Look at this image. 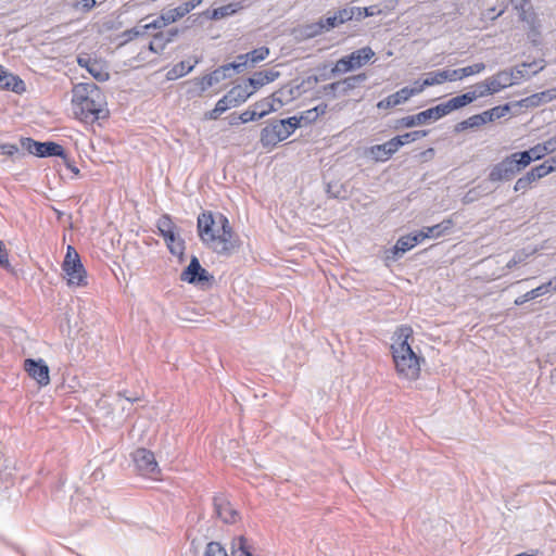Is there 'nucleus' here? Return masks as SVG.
<instances>
[{
  "label": "nucleus",
  "mask_w": 556,
  "mask_h": 556,
  "mask_svg": "<svg viewBox=\"0 0 556 556\" xmlns=\"http://www.w3.org/2000/svg\"><path fill=\"white\" fill-rule=\"evenodd\" d=\"M180 280L194 286H203L212 282L214 276L201 266L195 255H192L188 266L180 274Z\"/></svg>",
  "instance_id": "nucleus-9"
},
{
  "label": "nucleus",
  "mask_w": 556,
  "mask_h": 556,
  "mask_svg": "<svg viewBox=\"0 0 556 556\" xmlns=\"http://www.w3.org/2000/svg\"><path fill=\"white\" fill-rule=\"evenodd\" d=\"M213 504L216 516L225 523H233L237 521L239 514L224 495L219 494L214 496Z\"/></svg>",
  "instance_id": "nucleus-15"
},
{
  "label": "nucleus",
  "mask_w": 556,
  "mask_h": 556,
  "mask_svg": "<svg viewBox=\"0 0 556 556\" xmlns=\"http://www.w3.org/2000/svg\"><path fill=\"white\" fill-rule=\"evenodd\" d=\"M375 56L370 47H363L339 59L332 67V73L345 74L361 68Z\"/></svg>",
  "instance_id": "nucleus-5"
},
{
  "label": "nucleus",
  "mask_w": 556,
  "mask_h": 556,
  "mask_svg": "<svg viewBox=\"0 0 556 556\" xmlns=\"http://www.w3.org/2000/svg\"><path fill=\"white\" fill-rule=\"evenodd\" d=\"M454 226V222L452 218H445L441 223L435 224L433 226L424 227V231L428 239H438L441 238L452 230Z\"/></svg>",
  "instance_id": "nucleus-27"
},
{
  "label": "nucleus",
  "mask_w": 556,
  "mask_h": 556,
  "mask_svg": "<svg viewBox=\"0 0 556 556\" xmlns=\"http://www.w3.org/2000/svg\"><path fill=\"white\" fill-rule=\"evenodd\" d=\"M239 10V7L237 3H229V4H226V5H222V7H218V8H214L212 9L211 11H208L210 13V18L211 20H220V18H224V17H227V16H231L233 14H236Z\"/></svg>",
  "instance_id": "nucleus-35"
},
{
  "label": "nucleus",
  "mask_w": 556,
  "mask_h": 556,
  "mask_svg": "<svg viewBox=\"0 0 556 556\" xmlns=\"http://www.w3.org/2000/svg\"><path fill=\"white\" fill-rule=\"evenodd\" d=\"M0 154L14 159L15 155H24L20 152V148L14 143H1L0 142Z\"/></svg>",
  "instance_id": "nucleus-56"
},
{
  "label": "nucleus",
  "mask_w": 556,
  "mask_h": 556,
  "mask_svg": "<svg viewBox=\"0 0 556 556\" xmlns=\"http://www.w3.org/2000/svg\"><path fill=\"white\" fill-rule=\"evenodd\" d=\"M538 249L532 247H526L515 251L511 258L506 263L504 269L511 270L516 266L526 263L528 258L534 255Z\"/></svg>",
  "instance_id": "nucleus-28"
},
{
  "label": "nucleus",
  "mask_w": 556,
  "mask_h": 556,
  "mask_svg": "<svg viewBox=\"0 0 556 556\" xmlns=\"http://www.w3.org/2000/svg\"><path fill=\"white\" fill-rule=\"evenodd\" d=\"M215 225L216 219L211 211L199 214L197 219L198 236L205 247L212 245L215 241Z\"/></svg>",
  "instance_id": "nucleus-12"
},
{
  "label": "nucleus",
  "mask_w": 556,
  "mask_h": 556,
  "mask_svg": "<svg viewBox=\"0 0 556 556\" xmlns=\"http://www.w3.org/2000/svg\"><path fill=\"white\" fill-rule=\"evenodd\" d=\"M321 91L326 97H328L330 99H336L339 96H343L342 94V83H341V80H339V81L327 84L321 87Z\"/></svg>",
  "instance_id": "nucleus-47"
},
{
  "label": "nucleus",
  "mask_w": 556,
  "mask_h": 556,
  "mask_svg": "<svg viewBox=\"0 0 556 556\" xmlns=\"http://www.w3.org/2000/svg\"><path fill=\"white\" fill-rule=\"evenodd\" d=\"M164 33H157L153 36V40L149 43V50L153 53H161L165 49V42H163Z\"/></svg>",
  "instance_id": "nucleus-54"
},
{
  "label": "nucleus",
  "mask_w": 556,
  "mask_h": 556,
  "mask_svg": "<svg viewBox=\"0 0 556 556\" xmlns=\"http://www.w3.org/2000/svg\"><path fill=\"white\" fill-rule=\"evenodd\" d=\"M513 73V79L516 80V85L525 78H530L531 75L527 72L522 64L513 68H508Z\"/></svg>",
  "instance_id": "nucleus-58"
},
{
  "label": "nucleus",
  "mask_w": 556,
  "mask_h": 556,
  "mask_svg": "<svg viewBox=\"0 0 556 556\" xmlns=\"http://www.w3.org/2000/svg\"><path fill=\"white\" fill-rule=\"evenodd\" d=\"M535 181H538V179L533 172L530 169L516 180L514 185V191L523 193L530 189Z\"/></svg>",
  "instance_id": "nucleus-39"
},
{
  "label": "nucleus",
  "mask_w": 556,
  "mask_h": 556,
  "mask_svg": "<svg viewBox=\"0 0 556 556\" xmlns=\"http://www.w3.org/2000/svg\"><path fill=\"white\" fill-rule=\"evenodd\" d=\"M260 142L262 147L268 151L280 142L274 119L261 130Z\"/></svg>",
  "instance_id": "nucleus-26"
},
{
  "label": "nucleus",
  "mask_w": 556,
  "mask_h": 556,
  "mask_svg": "<svg viewBox=\"0 0 556 556\" xmlns=\"http://www.w3.org/2000/svg\"><path fill=\"white\" fill-rule=\"evenodd\" d=\"M368 152L376 162H387L392 156L386 142L382 144L371 146Z\"/></svg>",
  "instance_id": "nucleus-41"
},
{
  "label": "nucleus",
  "mask_w": 556,
  "mask_h": 556,
  "mask_svg": "<svg viewBox=\"0 0 556 556\" xmlns=\"http://www.w3.org/2000/svg\"><path fill=\"white\" fill-rule=\"evenodd\" d=\"M235 64L226 63L215 68L212 74L215 76L217 83L230 78L233 74L238 73Z\"/></svg>",
  "instance_id": "nucleus-42"
},
{
  "label": "nucleus",
  "mask_w": 556,
  "mask_h": 556,
  "mask_svg": "<svg viewBox=\"0 0 556 556\" xmlns=\"http://www.w3.org/2000/svg\"><path fill=\"white\" fill-rule=\"evenodd\" d=\"M156 227L160 236L164 239L165 243L176 241V225L168 214H163L156 222Z\"/></svg>",
  "instance_id": "nucleus-22"
},
{
  "label": "nucleus",
  "mask_w": 556,
  "mask_h": 556,
  "mask_svg": "<svg viewBox=\"0 0 556 556\" xmlns=\"http://www.w3.org/2000/svg\"><path fill=\"white\" fill-rule=\"evenodd\" d=\"M147 34V27H142V25L135 26L130 29H126L122 37H124V42H128L130 40H134L135 38H138L140 36H143Z\"/></svg>",
  "instance_id": "nucleus-51"
},
{
  "label": "nucleus",
  "mask_w": 556,
  "mask_h": 556,
  "mask_svg": "<svg viewBox=\"0 0 556 556\" xmlns=\"http://www.w3.org/2000/svg\"><path fill=\"white\" fill-rule=\"evenodd\" d=\"M434 85H438V84L434 79L432 72H430L427 74L425 79L416 80L414 83L413 87H407V91H408L409 97L412 98L414 96L421 93L425 90V88L434 86Z\"/></svg>",
  "instance_id": "nucleus-37"
},
{
  "label": "nucleus",
  "mask_w": 556,
  "mask_h": 556,
  "mask_svg": "<svg viewBox=\"0 0 556 556\" xmlns=\"http://www.w3.org/2000/svg\"><path fill=\"white\" fill-rule=\"evenodd\" d=\"M207 248L218 255L229 256L238 248V241L232 228H229L227 232L226 230H216L215 241Z\"/></svg>",
  "instance_id": "nucleus-13"
},
{
  "label": "nucleus",
  "mask_w": 556,
  "mask_h": 556,
  "mask_svg": "<svg viewBox=\"0 0 556 556\" xmlns=\"http://www.w3.org/2000/svg\"><path fill=\"white\" fill-rule=\"evenodd\" d=\"M548 292H556V276L549 279L547 282L542 283L541 286L526 292L525 294L515 299V305L521 306L528 301L534 300L539 296H542Z\"/></svg>",
  "instance_id": "nucleus-18"
},
{
  "label": "nucleus",
  "mask_w": 556,
  "mask_h": 556,
  "mask_svg": "<svg viewBox=\"0 0 556 556\" xmlns=\"http://www.w3.org/2000/svg\"><path fill=\"white\" fill-rule=\"evenodd\" d=\"M268 98L274 105L277 102L279 104V106H282L285 104V101H289V100L293 99V90H292V88L283 87L277 91H275Z\"/></svg>",
  "instance_id": "nucleus-43"
},
{
  "label": "nucleus",
  "mask_w": 556,
  "mask_h": 556,
  "mask_svg": "<svg viewBox=\"0 0 556 556\" xmlns=\"http://www.w3.org/2000/svg\"><path fill=\"white\" fill-rule=\"evenodd\" d=\"M386 144L391 155L395 154L397 150L404 146L402 139L400 138V135L387 141Z\"/></svg>",
  "instance_id": "nucleus-63"
},
{
  "label": "nucleus",
  "mask_w": 556,
  "mask_h": 556,
  "mask_svg": "<svg viewBox=\"0 0 556 556\" xmlns=\"http://www.w3.org/2000/svg\"><path fill=\"white\" fill-rule=\"evenodd\" d=\"M185 15H187V13L180 4L177 8L167 10L166 12L162 13V20H165L167 23L172 24Z\"/></svg>",
  "instance_id": "nucleus-48"
},
{
  "label": "nucleus",
  "mask_w": 556,
  "mask_h": 556,
  "mask_svg": "<svg viewBox=\"0 0 556 556\" xmlns=\"http://www.w3.org/2000/svg\"><path fill=\"white\" fill-rule=\"evenodd\" d=\"M439 108L441 109L443 117L450 114L453 111L459 110L464 108L462 101L458 96L451 98L446 102L440 103Z\"/></svg>",
  "instance_id": "nucleus-45"
},
{
  "label": "nucleus",
  "mask_w": 556,
  "mask_h": 556,
  "mask_svg": "<svg viewBox=\"0 0 556 556\" xmlns=\"http://www.w3.org/2000/svg\"><path fill=\"white\" fill-rule=\"evenodd\" d=\"M531 170L533 172L538 180L552 173L549 167L544 162L532 167Z\"/></svg>",
  "instance_id": "nucleus-64"
},
{
  "label": "nucleus",
  "mask_w": 556,
  "mask_h": 556,
  "mask_svg": "<svg viewBox=\"0 0 556 556\" xmlns=\"http://www.w3.org/2000/svg\"><path fill=\"white\" fill-rule=\"evenodd\" d=\"M62 269L67 277V283L70 286L81 287L87 285V273L77 251L72 245H68L66 249Z\"/></svg>",
  "instance_id": "nucleus-3"
},
{
  "label": "nucleus",
  "mask_w": 556,
  "mask_h": 556,
  "mask_svg": "<svg viewBox=\"0 0 556 556\" xmlns=\"http://www.w3.org/2000/svg\"><path fill=\"white\" fill-rule=\"evenodd\" d=\"M519 20L527 24L528 28V39L533 46H538L541 43V24L538 18V15L534 12H520L518 15Z\"/></svg>",
  "instance_id": "nucleus-16"
},
{
  "label": "nucleus",
  "mask_w": 556,
  "mask_h": 556,
  "mask_svg": "<svg viewBox=\"0 0 556 556\" xmlns=\"http://www.w3.org/2000/svg\"><path fill=\"white\" fill-rule=\"evenodd\" d=\"M235 100L229 96L228 93L224 94L217 102V105H222V110L224 112L228 111L229 109L237 108L238 105L233 103Z\"/></svg>",
  "instance_id": "nucleus-62"
},
{
  "label": "nucleus",
  "mask_w": 556,
  "mask_h": 556,
  "mask_svg": "<svg viewBox=\"0 0 556 556\" xmlns=\"http://www.w3.org/2000/svg\"><path fill=\"white\" fill-rule=\"evenodd\" d=\"M25 370L40 386L46 387L50 382V369L42 358H27L24 362Z\"/></svg>",
  "instance_id": "nucleus-14"
},
{
  "label": "nucleus",
  "mask_w": 556,
  "mask_h": 556,
  "mask_svg": "<svg viewBox=\"0 0 556 556\" xmlns=\"http://www.w3.org/2000/svg\"><path fill=\"white\" fill-rule=\"evenodd\" d=\"M100 88L94 83H80L74 86L72 104L73 106L78 102L86 101L93 96H100Z\"/></svg>",
  "instance_id": "nucleus-20"
},
{
  "label": "nucleus",
  "mask_w": 556,
  "mask_h": 556,
  "mask_svg": "<svg viewBox=\"0 0 556 556\" xmlns=\"http://www.w3.org/2000/svg\"><path fill=\"white\" fill-rule=\"evenodd\" d=\"M473 87L475 89L471 91L475 93V96H477V99L492 96L490 87L488 86L485 80L477 83Z\"/></svg>",
  "instance_id": "nucleus-59"
},
{
  "label": "nucleus",
  "mask_w": 556,
  "mask_h": 556,
  "mask_svg": "<svg viewBox=\"0 0 556 556\" xmlns=\"http://www.w3.org/2000/svg\"><path fill=\"white\" fill-rule=\"evenodd\" d=\"M546 154V147L543 143H538L528 150L514 152L490 167L488 180L491 182L509 181L532 162L543 159Z\"/></svg>",
  "instance_id": "nucleus-2"
},
{
  "label": "nucleus",
  "mask_w": 556,
  "mask_h": 556,
  "mask_svg": "<svg viewBox=\"0 0 556 556\" xmlns=\"http://www.w3.org/2000/svg\"><path fill=\"white\" fill-rule=\"evenodd\" d=\"M203 556H253L248 541L243 535L235 538L231 542L230 554L219 543L212 541L207 543Z\"/></svg>",
  "instance_id": "nucleus-7"
},
{
  "label": "nucleus",
  "mask_w": 556,
  "mask_h": 556,
  "mask_svg": "<svg viewBox=\"0 0 556 556\" xmlns=\"http://www.w3.org/2000/svg\"><path fill=\"white\" fill-rule=\"evenodd\" d=\"M197 64V61L194 64H189L186 61H180L177 64H175L167 73H166V79L167 80H175L180 77L186 76L194 68V65Z\"/></svg>",
  "instance_id": "nucleus-32"
},
{
  "label": "nucleus",
  "mask_w": 556,
  "mask_h": 556,
  "mask_svg": "<svg viewBox=\"0 0 556 556\" xmlns=\"http://www.w3.org/2000/svg\"><path fill=\"white\" fill-rule=\"evenodd\" d=\"M0 88L21 94L26 90V85L17 75L5 70L0 77Z\"/></svg>",
  "instance_id": "nucleus-23"
},
{
  "label": "nucleus",
  "mask_w": 556,
  "mask_h": 556,
  "mask_svg": "<svg viewBox=\"0 0 556 556\" xmlns=\"http://www.w3.org/2000/svg\"><path fill=\"white\" fill-rule=\"evenodd\" d=\"M326 192L330 198L344 200L348 198V190L344 184L340 181H330L327 184Z\"/></svg>",
  "instance_id": "nucleus-40"
},
{
  "label": "nucleus",
  "mask_w": 556,
  "mask_h": 556,
  "mask_svg": "<svg viewBox=\"0 0 556 556\" xmlns=\"http://www.w3.org/2000/svg\"><path fill=\"white\" fill-rule=\"evenodd\" d=\"M413 336L410 326L401 325L393 333L392 357L397 374L408 380H416L420 375V357L414 352L408 339Z\"/></svg>",
  "instance_id": "nucleus-1"
},
{
  "label": "nucleus",
  "mask_w": 556,
  "mask_h": 556,
  "mask_svg": "<svg viewBox=\"0 0 556 556\" xmlns=\"http://www.w3.org/2000/svg\"><path fill=\"white\" fill-rule=\"evenodd\" d=\"M485 70V64L483 62L475 63L472 65H468L466 67L457 68V70H439L432 72L434 79L438 85L443 84L444 81H454L462 80L466 77L479 74Z\"/></svg>",
  "instance_id": "nucleus-10"
},
{
  "label": "nucleus",
  "mask_w": 556,
  "mask_h": 556,
  "mask_svg": "<svg viewBox=\"0 0 556 556\" xmlns=\"http://www.w3.org/2000/svg\"><path fill=\"white\" fill-rule=\"evenodd\" d=\"M443 117L439 104L421 111L415 115H408L396 121L395 128H413L418 125L439 121Z\"/></svg>",
  "instance_id": "nucleus-11"
},
{
  "label": "nucleus",
  "mask_w": 556,
  "mask_h": 556,
  "mask_svg": "<svg viewBox=\"0 0 556 556\" xmlns=\"http://www.w3.org/2000/svg\"><path fill=\"white\" fill-rule=\"evenodd\" d=\"M279 76H280V73L278 71H275L271 68V70L255 72L252 76L247 78L245 81L248 83L249 87H251L252 90H254V92H255L263 86L275 81L277 78H279Z\"/></svg>",
  "instance_id": "nucleus-21"
},
{
  "label": "nucleus",
  "mask_w": 556,
  "mask_h": 556,
  "mask_svg": "<svg viewBox=\"0 0 556 556\" xmlns=\"http://www.w3.org/2000/svg\"><path fill=\"white\" fill-rule=\"evenodd\" d=\"M20 146L37 157L64 156V147L54 141H37L30 137H21Z\"/></svg>",
  "instance_id": "nucleus-6"
},
{
  "label": "nucleus",
  "mask_w": 556,
  "mask_h": 556,
  "mask_svg": "<svg viewBox=\"0 0 556 556\" xmlns=\"http://www.w3.org/2000/svg\"><path fill=\"white\" fill-rule=\"evenodd\" d=\"M513 106H516L515 102H508L503 105H497V106H494L490 110L482 112V116L484 118L485 124L494 122L495 119H498L501 117H504L505 115H507L510 112Z\"/></svg>",
  "instance_id": "nucleus-30"
},
{
  "label": "nucleus",
  "mask_w": 556,
  "mask_h": 556,
  "mask_svg": "<svg viewBox=\"0 0 556 556\" xmlns=\"http://www.w3.org/2000/svg\"><path fill=\"white\" fill-rule=\"evenodd\" d=\"M269 55V48L263 46L248 52L250 65L264 61Z\"/></svg>",
  "instance_id": "nucleus-46"
},
{
  "label": "nucleus",
  "mask_w": 556,
  "mask_h": 556,
  "mask_svg": "<svg viewBox=\"0 0 556 556\" xmlns=\"http://www.w3.org/2000/svg\"><path fill=\"white\" fill-rule=\"evenodd\" d=\"M358 13V7H346L336 12L339 23L344 24L349 21L355 20V13Z\"/></svg>",
  "instance_id": "nucleus-50"
},
{
  "label": "nucleus",
  "mask_w": 556,
  "mask_h": 556,
  "mask_svg": "<svg viewBox=\"0 0 556 556\" xmlns=\"http://www.w3.org/2000/svg\"><path fill=\"white\" fill-rule=\"evenodd\" d=\"M556 99V91H554V88L533 93L529 97H526L519 101L515 102V105L520 108H538L542 104L548 103Z\"/></svg>",
  "instance_id": "nucleus-17"
},
{
  "label": "nucleus",
  "mask_w": 556,
  "mask_h": 556,
  "mask_svg": "<svg viewBox=\"0 0 556 556\" xmlns=\"http://www.w3.org/2000/svg\"><path fill=\"white\" fill-rule=\"evenodd\" d=\"M429 134V130H413L409 132H405L403 135H400V138L403 141V144H407L414 141H417L424 137H426Z\"/></svg>",
  "instance_id": "nucleus-52"
},
{
  "label": "nucleus",
  "mask_w": 556,
  "mask_h": 556,
  "mask_svg": "<svg viewBox=\"0 0 556 556\" xmlns=\"http://www.w3.org/2000/svg\"><path fill=\"white\" fill-rule=\"evenodd\" d=\"M320 20L324 25L325 31H328L330 29H333V28L342 25L341 23H339L338 15L336 13L332 16H327V17L320 18Z\"/></svg>",
  "instance_id": "nucleus-60"
},
{
  "label": "nucleus",
  "mask_w": 556,
  "mask_h": 556,
  "mask_svg": "<svg viewBox=\"0 0 556 556\" xmlns=\"http://www.w3.org/2000/svg\"><path fill=\"white\" fill-rule=\"evenodd\" d=\"M415 248L413 243V238L410 235L402 236L397 239L396 243L393 245V248L390 250L391 256H388V258H392L393 261L399 260L404 253Z\"/></svg>",
  "instance_id": "nucleus-29"
},
{
  "label": "nucleus",
  "mask_w": 556,
  "mask_h": 556,
  "mask_svg": "<svg viewBox=\"0 0 556 556\" xmlns=\"http://www.w3.org/2000/svg\"><path fill=\"white\" fill-rule=\"evenodd\" d=\"M301 31L305 38H314L323 34L325 29L321 20H319L315 23L304 25Z\"/></svg>",
  "instance_id": "nucleus-44"
},
{
  "label": "nucleus",
  "mask_w": 556,
  "mask_h": 556,
  "mask_svg": "<svg viewBox=\"0 0 556 556\" xmlns=\"http://www.w3.org/2000/svg\"><path fill=\"white\" fill-rule=\"evenodd\" d=\"M131 457L136 469L141 476L154 478L160 468L153 452L144 447L137 448L131 453Z\"/></svg>",
  "instance_id": "nucleus-8"
},
{
  "label": "nucleus",
  "mask_w": 556,
  "mask_h": 556,
  "mask_svg": "<svg viewBox=\"0 0 556 556\" xmlns=\"http://www.w3.org/2000/svg\"><path fill=\"white\" fill-rule=\"evenodd\" d=\"M494 75L496 76V80L502 86H504V89H506L513 85H516V80L513 79V73L510 71H508V68L501 70Z\"/></svg>",
  "instance_id": "nucleus-49"
},
{
  "label": "nucleus",
  "mask_w": 556,
  "mask_h": 556,
  "mask_svg": "<svg viewBox=\"0 0 556 556\" xmlns=\"http://www.w3.org/2000/svg\"><path fill=\"white\" fill-rule=\"evenodd\" d=\"M249 85L244 80V84L233 86L227 93L235 100V104L238 106L244 103L253 93L254 90H249Z\"/></svg>",
  "instance_id": "nucleus-31"
},
{
  "label": "nucleus",
  "mask_w": 556,
  "mask_h": 556,
  "mask_svg": "<svg viewBox=\"0 0 556 556\" xmlns=\"http://www.w3.org/2000/svg\"><path fill=\"white\" fill-rule=\"evenodd\" d=\"M75 115L85 123H93L99 119H105L109 111L104 108L103 96H93L86 101L78 102L73 106Z\"/></svg>",
  "instance_id": "nucleus-4"
},
{
  "label": "nucleus",
  "mask_w": 556,
  "mask_h": 556,
  "mask_svg": "<svg viewBox=\"0 0 556 556\" xmlns=\"http://www.w3.org/2000/svg\"><path fill=\"white\" fill-rule=\"evenodd\" d=\"M275 111H277V108L274 105H269V108L263 109V111H256V109L255 110H247V111L242 112L240 115H238V118L240 119V122L242 124H245L249 122L261 119L264 116H266L267 114L275 112Z\"/></svg>",
  "instance_id": "nucleus-33"
},
{
  "label": "nucleus",
  "mask_w": 556,
  "mask_h": 556,
  "mask_svg": "<svg viewBox=\"0 0 556 556\" xmlns=\"http://www.w3.org/2000/svg\"><path fill=\"white\" fill-rule=\"evenodd\" d=\"M409 99H410V97L408 94L407 87H403L400 90H397L396 92H394V93L386 97L384 99L380 100L377 103V108L380 109V110L392 109V108H395V106H397L400 104L405 103Z\"/></svg>",
  "instance_id": "nucleus-24"
},
{
  "label": "nucleus",
  "mask_w": 556,
  "mask_h": 556,
  "mask_svg": "<svg viewBox=\"0 0 556 556\" xmlns=\"http://www.w3.org/2000/svg\"><path fill=\"white\" fill-rule=\"evenodd\" d=\"M484 124H485L484 118L482 116V113H480V114L472 115V116L468 117L467 119L457 123L455 125L454 130H455V132H462L469 128H478Z\"/></svg>",
  "instance_id": "nucleus-36"
},
{
  "label": "nucleus",
  "mask_w": 556,
  "mask_h": 556,
  "mask_svg": "<svg viewBox=\"0 0 556 556\" xmlns=\"http://www.w3.org/2000/svg\"><path fill=\"white\" fill-rule=\"evenodd\" d=\"M380 13H381V10L377 5H370V7H366V8L358 7V13L357 12L355 13L354 18L356 21H361L362 18L375 16Z\"/></svg>",
  "instance_id": "nucleus-55"
},
{
  "label": "nucleus",
  "mask_w": 556,
  "mask_h": 556,
  "mask_svg": "<svg viewBox=\"0 0 556 556\" xmlns=\"http://www.w3.org/2000/svg\"><path fill=\"white\" fill-rule=\"evenodd\" d=\"M367 79L365 73H359L341 79L342 83V94H349V92L359 87Z\"/></svg>",
  "instance_id": "nucleus-34"
},
{
  "label": "nucleus",
  "mask_w": 556,
  "mask_h": 556,
  "mask_svg": "<svg viewBox=\"0 0 556 556\" xmlns=\"http://www.w3.org/2000/svg\"><path fill=\"white\" fill-rule=\"evenodd\" d=\"M166 247H167L168 251L170 252V254L178 256V257H182L184 252H185L184 239L177 237L176 241L166 243Z\"/></svg>",
  "instance_id": "nucleus-53"
},
{
  "label": "nucleus",
  "mask_w": 556,
  "mask_h": 556,
  "mask_svg": "<svg viewBox=\"0 0 556 556\" xmlns=\"http://www.w3.org/2000/svg\"><path fill=\"white\" fill-rule=\"evenodd\" d=\"M231 63L237 65L236 70H237L238 73L243 72L248 67V65L250 64L249 58H248V53L239 54L236 58V60L233 62H231Z\"/></svg>",
  "instance_id": "nucleus-61"
},
{
  "label": "nucleus",
  "mask_w": 556,
  "mask_h": 556,
  "mask_svg": "<svg viewBox=\"0 0 556 556\" xmlns=\"http://www.w3.org/2000/svg\"><path fill=\"white\" fill-rule=\"evenodd\" d=\"M77 63L80 67L86 68L88 73L100 83H105L110 79V73L103 68V66L97 62L92 61L88 56H77Z\"/></svg>",
  "instance_id": "nucleus-19"
},
{
  "label": "nucleus",
  "mask_w": 556,
  "mask_h": 556,
  "mask_svg": "<svg viewBox=\"0 0 556 556\" xmlns=\"http://www.w3.org/2000/svg\"><path fill=\"white\" fill-rule=\"evenodd\" d=\"M191 83L195 86V88L189 89L187 91V94L190 98L201 97L210 87L218 84L217 80L215 79V76L212 73L204 75L202 77H197L192 79Z\"/></svg>",
  "instance_id": "nucleus-25"
},
{
  "label": "nucleus",
  "mask_w": 556,
  "mask_h": 556,
  "mask_svg": "<svg viewBox=\"0 0 556 556\" xmlns=\"http://www.w3.org/2000/svg\"><path fill=\"white\" fill-rule=\"evenodd\" d=\"M282 124L287 127V130L290 131V136L302 126V119L300 116H291L281 119Z\"/></svg>",
  "instance_id": "nucleus-57"
},
{
  "label": "nucleus",
  "mask_w": 556,
  "mask_h": 556,
  "mask_svg": "<svg viewBox=\"0 0 556 556\" xmlns=\"http://www.w3.org/2000/svg\"><path fill=\"white\" fill-rule=\"evenodd\" d=\"M327 104L321 103L313 109L306 110L301 113L300 117L305 125L314 123L320 115H324L327 111Z\"/></svg>",
  "instance_id": "nucleus-38"
}]
</instances>
